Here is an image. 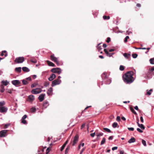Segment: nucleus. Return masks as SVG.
I'll list each match as a JSON object with an SVG mask.
<instances>
[{"instance_id":"obj_1","label":"nucleus","mask_w":154,"mask_h":154,"mask_svg":"<svg viewBox=\"0 0 154 154\" xmlns=\"http://www.w3.org/2000/svg\"><path fill=\"white\" fill-rule=\"evenodd\" d=\"M133 72L132 71L127 72L123 76V79L125 82L130 84L133 82L134 79L133 77Z\"/></svg>"},{"instance_id":"obj_2","label":"nucleus","mask_w":154,"mask_h":154,"mask_svg":"<svg viewBox=\"0 0 154 154\" xmlns=\"http://www.w3.org/2000/svg\"><path fill=\"white\" fill-rule=\"evenodd\" d=\"M42 91L41 88H36L32 89L31 92L33 94H37L40 93Z\"/></svg>"},{"instance_id":"obj_3","label":"nucleus","mask_w":154,"mask_h":154,"mask_svg":"<svg viewBox=\"0 0 154 154\" xmlns=\"http://www.w3.org/2000/svg\"><path fill=\"white\" fill-rule=\"evenodd\" d=\"M51 71L53 73H57L58 74H60L61 72V69L58 68H53Z\"/></svg>"},{"instance_id":"obj_4","label":"nucleus","mask_w":154,"mask_h":154,"mask_svg":"<svg viewBox=\"0 0 154 154\" xmlns=\"http://www.w3.org/2000/svg\"><path fill=\"white\" fill-rule=\"evenodd\" d=\"M61 82V80L56 79L53 81L52 82L51 86L54 87L56 85H59Z\"/></svg>"},{"instance_id":"obj_5","label":"nucleus","mask_w":154,"mask_h":154,"mask_svg":"<svg viewBox=\"0 0 154 154\" xmlns=\"http://www.w3.org/2000/svg\"><path fill=\"white\" fill-rule=\"evenodd\" d=\"M24 61L23 57H19L17 58L15 60V62L17 63H22Z\"/></svg>"},{"instance_id":"obj_6","label":"nucleus","mask_w":154,"mask_h":154,"mask_svg":"<svg viewBox=\"0 0 154 154\" xmlns=\"http://www.w3.org/2000/svg\"><path fill=\"white\" fill-rule=\"evenodd\" d=\"M8 131L7 130H2L0 131V137H4L7 135V133Z\"/></svg>"},{"instance_id":"obj_7","label":"nucleus","mask_w":154,"mask_h":154,"mask_svg":"<svg viewBox=\"0 0 154 154\" xmlns=\"http://www.w3.org/2000/svg\"><path fill=\"white\" fill-rule=\"evenodd\" d=\"M8 109V108L6 106H0V112L1 113H6L7 112Z\"/></svg>"},{"instance_id":"obj_8","label":"nucleus","mask_w":154,"mask_h":154,"mask_svg":"<svg viewBox=\"0 0 154 154\" xmlns=\"http://www.w3.org/2000/svg\"><path fill=\"white\" fill-rule=\"evenodd\" d=\"M79 136L78 135H76L73 138V140L72 142V145L74 146L78 142L79 139Z\"/></svg>"},{"instance_id":"obj_9","label":"nucleus","mask_w":154,"mask_h":154,"mask_svg":"<svg viewBox=\"0 0 154 154\" xmlns=\"http://www.w3.org/2000/svg\"><path fill=\"white\" fill-rule=\"evenodd\" d=\"M51 59L52 61L56 63L57 64H59V62L58 61L57 59V57L54 56V54L52 55L51 56Z\"/></svg>"},{"instance_id":"obj_10","label":"nucleus","mask_w":154,"mask_h":154,"mask_svg":"<svg viewBox=\"0 0 154 154\" xmlns=\"http://www.w3.org/2000/svg\"><path fill=\"white\" fill-rule=\"evenodd\" d=\"M12 83L13 85L17 86L21 84V82L19 80H14L12 81Z\"/></svg>"},{"instance_id":"obj_11","label":"nucleus","mask_w":154,"mask_h":154,"mask_svg":"<svg viewBox=\"0 0 154 154\" xmlns=\"http://www.w3.org/2000/svg\"><path fill=\"white\" fill-rule=\"evenodd\" d=\"M34 100V96L32 95H30L28 96L27 101L29 102H32Z\"/></svg>"},{"instance_id":"obj_12","label":"nucleus","mask_w":154,"mask_h":154,"mask_svg":"<svg viewBox=\"0 0 154 154\" xmlns=\"http://www.w3.org/2000/svg\"><path fill=\"white\" fill-rule=\"evenodd\" d=\"M27 116L26 115H24L22 117L21 119V123L24 124H27V123L25 120V119L27 118Z\"/></svg>"},{"instance_id":"obj_13","label":"nucleus","mask_w":154,"mask_h":154,"mask_svg":"<svg viewBox=\"0 0 154 154\" xmlns=\"http://www.w3.org/2000/svg\"><path fill=\"white\" fill-rule=\"evenodd\" d=\"M95 131L96 133V136H97V139H99L100 137L103 136V134L102 132L98 133V130H95Z\"/></svg>"},{"instance_id":"obj_14","label":"nucleus","mask_w":154,"mask_h":154,"mask_svg":"<svg viewBox=\"0 0 154 154\" xmlns=\"http://www.w3.org/2000/svg\"><path fill=\"white\" fill-rule=\"evenodd\" d=\"M123 55L126 59L128 60H130L131 54H130L124 53Z\"/></svg>"},{"instance_id":"obj_15","label":"nucleus","mask_w":154,"mask_h":154,"mask_svg":"<svg viewBox=\"0 0 154 154\" xmlns=\"http://www.w3.org/2000/svg\"><path fill=\"white\" fill-rule=\"evenodd\" d=\"M104 51L105 53L106 54L107 56L109 57H111L112 55L114 54V53H109L107 50L106 49H104Z\"/></svg>"},{"instance_id":"obj_16","label":"nucleus","mask_w":154,"mask_h":154,"mask_svg":"<svg viewBox=\"0 0 154 154\" xmlns=\"http://www.w3.org/2000/svg\"><path fill=\"white\" fill-rule=\"evenodd\" d=\"M45 96V94H42L39 96L38 99L40 102H42L44 100Z\"/></svg>"},{"instance_id":"obj_17","label":"nucleus","mask_w":154,"mask_h":154,"mask_svg":"<svg viewBox=\"0 0 154 154\" xmlns=\"http://www.w3.org/2000/svg\"><path fill=\"white\" fill-rule=\"evenodd\" d=\"M56 77V75L54 74H51L50 77L48 78V80L50 81H52L54 80Z\"/></svg>"},{"instance_id":"obj_18","label":"nucleus","mask_w":154,"mask_h":154,"mask_svg":"<svg viewBox=\"0 0 154 154\" xmlns=\"http://www.w3.org/2000/svg\"><path fill=\"white\" fill-rule=\"evenodd\" d=\"M53 91V88L51 87L47 91V93L48 95L49 96L50 95Z\"/></svg>"},{"instance_id":"obj_19","label":"nucleus","mask_w":154,"mask_h":154,"mask_svg":"<svg viewBox=\"0 0 154 154\" xmlns=\"http://www.w3.org/2000/svg\"><path fill=\"white\" fill-rule=\"evenodd\" d=\"M2 85H3V86H6L9 83V82H8L7 80L5 81L4 80L2 81Z\"/></svg>"},{"instance_id":"obj_20","label":"nucleus","mask_w":154,"mask_h":154,"mask_svg":"<svg viewBox=\"0 0 154 154\" xmlns=\"http://www.w3.org/2000/svg\"><path fill=\"white\" fill-rule=\"evenodd\" d=\"M138 126L140 127L141 129L144 130L145 129V127L143 124H140L138 122H137Z\"/></svg>"},{"instance_id":"obj_21","label":"nucleus","mask_w":154,"mask_h":154,"mask_svg":"<svg viewBox=\"0 0 154 154\" xmlns=\"http://www.w3.org/2000/svg\"><path fill=\"white\" fill-rule=\"evenodd\" d=\"M47 63L48 65L49 66H52L53 67L55 66V65L52 62L49 61H48V60L47 61Z\"/></svg>"},{"instance_id":"obj_22","label":"nucleus","mask_w":154,"mask_h":154,"mask_svg":"<svg viewBox=\"0 0 154 154\" xmlns=\"http://www.w3.org/2000/svg\"><path fill=\"white\" fill-rule=\"evenodd\" d=\"M135 139L134 137L131 138L128 141V143H132L134 142L135 141Z\"/></svg>"},{"instance_id":"obj_23","label":"nucleus","mask_w":154,"mask_h":154,"mask_svg":"<svg viewBox=\"0 0 154 154\" xmlns=\"http://www.w3.org/2000/svg\"><path fill=\"white\" fill-rule=\"evenodd\" d=\"M22 70L25 72H28L29 71V69L28 68L26 67H23L22 68Z\"/></svg>"},{"instance_id":"obj_24","label":"nucleus","mask_w":154,"mask_h":154,"mask_svg":"<svg viewBox=\"0 0 154 154\" xmlns=\"http://www.w3.org/2000/svg\"><path fill=\"white\" fill-rule=\"evenodd\" d=\"M5 91L4 87L3 85H2L0 86V91L2 93H3Z\"/></svg>"},{"instance_id":"obj_25","label":"nucleus","mask_w":154,"mask_h":154,"mask_svg":"<svg viewBox=\"0 0 154 154\" xmlns=\"http://www.w3.org/2000/svg\"><path fill=\"white\" fill-rule=\"evenodd\" d=\"M21 67H16L15 69V71L17 72H21Z\"/></svg>"},{"instance_id":"obj_26","label":"nucleus","mask_w":154,"mask_h":154,"mask_svg":"<svg viewBox=\"0 0 154 154\" xmlns=\"http://www.w3.org/2000/svg\"><path fill=\"white\" fill-rule=\"evenodd\" d=\"M49 105V104L48 102L45 101L43 104V106L45 108H47Z\"/></svg>"},{"instance_id":"obj_27","label":"nucleus","mask_w":154,"mask_h":154,"mask_svg":"<svg viewBox=\"0 0 154 154\" xmlns=\"http://www.w3.org/2000/svg\"><path fill=\"white\" fill-rule=\"evenodd\" d=\"M130 109L131 110V111L133 113H134V114H135V115H137V112H136V111L134 110V109H133V108L131 107H130Z\"/></svg>"},{"instance_id":"obj_28","label":"nucleus","mask_w":154,"mask_h":154,"mask_svg":"<svg viewBox=\"0 0 154 154\" xmlns=\"http://www.w3.org/2000/svg\"><path fill=\"white\" fill-rule=\"evenodd\" d=\"M106 142V139L105 137H103L101 142L100 145H102L103 144Z\"/></svg>"},{"instance_id":"obj_29","label":"nucleus","mask_w":154,"mask_h":154,"mask_svg":"<svg viewBox=\"0 0 154 154\" xmlns=\"http://www.w3.org/2000/svg\"><path fill=\"white\" fill-rule=\"evenodd\" d=\"M118 126V124L116 122H115L113 123L112 125V127L114 128H116Z\"/></svg>"},{"instance_id":"obj_30","label":"nucleus","mask_w":154,"mask_h":154,"mask_svg":"<svg viewBox=\"0 0 154 154\" xmlns=\"http://www.w3.org/2000/svg\"><path fill=\"white\" fill-rule=\"evenodd\" d=\"M30 61L34 63H35L37 62L35 58H33Z\"/></svg>"},{"instance_id":"obj_31","label":"nucleus","mask_w":154,"mask_h":154,"mask_svg":"<svg viewBox=\"0 0 154 154\" xmlns=\"http://www.w3.org/2000/svg\"><path fill=\"white\" fill-rule=\"evenodd\" d=\"M5 104V102L4 101H2L0 102V106H2Z\"/></svg>"},{"instance_id":"obj_32","label":"nucleus","mask_w":154,"mask_h":154,"mask_svg":"<svg viewBox=\"0 0 154 154\" xmlns=\"http://www.w3.org/2000/svg\"><path fill=\"white\" fill-rule=\"evenodd\" d=\"M22 82L24 85H26L28 83V82L26 80H23Z\"/></svg>"},{"instance_id":"obj_33","label":"nucleus","mask_w":154,"mask_h":154,"mask_svg":"<svg viewBox=\"0 0 154 154\" xmlns=\"http://www.w3.org/2000/svg\"><path fill=\"white\" fill-rule=\"evenodd\" d=\"M103 129L106 132L108 133H110L111 132V130L107 128H104Z\"/></svg>"},{"instance_id":"obj_34","label":"nucleus","mask_w":154,"mask_h":154,"mask_svg":"<svg viewBox=\"0 0 154 154\" xmlns=\"http://www.w3.org/2000/svg\"><path fill=\"white\" fill-rule=\"evenodd\" d=\"M103 18L104 20H109L110 18L109 16H103Z\"/></svg>"},{"instance_id":"obj_35","label":"nucleus","mask_w":154,"mask_h":154,"mask_svg":"<svg viewBox=\"0 0 154 154\" xmlns=\"http://www.w3.org/2000/svg\"><path fill=\"white\" fill-rule=\"evenodd\" d=\"M142 143L145 146H146V141L144 140H142Z\"/></svg>"},{"instance_id":"obj_36","label":"nucleus","mask_w":154,"mask_h":154,"mask_svg":"<svg viewBox=\"0 0 154 154\" xmlns=\"http://www.w3.org/2000/svg\"><path fill=\"white\" fill-rule=\"evenodd\" d=\"M149 61L151 64H154V58L150 59Z\"/></svg>"},{"instance_id":"obj_37","label":"nucleus","mask_w":154,"mask_h":154,"mask_svg":"<svg viewBox=\"0 0 154 154\" xmlns=\"http://www.w3.org/2000/svg\"><path fill=\"white\" fill-rule=\"evenodd\" d=\"M125 67L121 65L120 66L119 69L121 71H123Z\"/></svg>"},{"instance_id":"obj_38","label":"nucleus","mask_w":154,"mask_h":154,"mask_svg":"<svg viewBox=\"0 0 154 154\" xmlns=\"http://www.w3.org/2000/svg\"><path fill=\"white\" fill-rule=\"evenodd\" d=\"M100 43H99L98 45H97V49L98 50V51H99L100 50L102 49L101 46L100 45Z\"/></svg>"},{"instance_id":"obj_39","label":"nucleus","mask_w":154,"mask_h":154,"mask_svg":"<svg viewBox=\"0 0 154 154\" xmlns=\"http://www.w3.org/2000/svg\"><path fill=\"white\" fill-rule=\"evenodd\" d=\"M36 110V109L35 108L33 107L31 108V111L32 112H34Z\"/></svg>"},{"instance_id":"obj_40","label":"nucleus","mask_w":154,"mask_h":154,"mask_svg":"<svg viewBox=\"0 0 154 154\" xmlns=\"http://www.w3.org/2000/svg\"><path fill=\"white\" fill-rule=\"evenodd\" d=\"M137 55L136 54H132V57L134 58H135L137 57Z\"/></svg>"},{"instance_id":"obj_41","label":"nucleus","mask_w":154,"mask_h":154,"mask_svg":"<svg viewBox=\"0 0 154 154\" xmlns=\"http://www.w3.org/2000/svg\"><path fill=\"white\" fill-rule=\"evenodd\" d=\"M129 38V37L128 36H126L125 38L124 41L125 42H127L128 39Z\"/></svg>"},{"instance_id":"obj_42","label":"nucleus","mask_w":154,"mask_h":154,"mask_svg":"<svg viewBox=\"0 0 154 154\" xmlns=\"http://www.w3.org/2000/svg\"><path fill=\"white\" fill-rule=\"evenodd\" d=\"M66 145L65 144H63V145L61 146L60 149V151H62L64 149L65 146H66Z\"/></svg>"},{"instance_id":"obj_43","label":"nucleus","mask_w":154,"mask_h":154,"mask_svg":"<svg viewBox=\"0 0 154 154\" xmlns=\"http://www.w3.org/2000/svg\"><path fill=\"white\" fill-rule=\"evenodd\" d=\"M36 86V84H31V87L32 88H34Z\"/></svg>"},{"instance_id":"obj_44","label":"nucleus","mask_w":154,"mask_h":154,"mask_svg":"<svg viewBox=\"0 0 154 154\" xmlns=\"http://www.w3.org/2000/svg\"><path fill=\"white\" fill-rule=\"evenodd\" d=\"M95 134H96V133L95 131V132L90 134V136L92 137H94L95 136Z\"/></svg>"},{"instance_id":"obj_45","label":"nucleus","mask_w":154,"mask_h":154,"mask_svg":"<svg viewBox=\"0 0 154 154\" xmlns=\"http://www.w3.org/2000/svg\"><path fill=\"white\" fill-rule=\"evenodd\" d=\"M4 55H5V57H6L7 56V53H5V54H4V52L2 51V53L1 54V55L2 56H3Z\"/></svg>"},{"instance_id":"obj_46","label":"nucleus","mask_w":154,"mask_h":154,"mask_svg":"<svg viewBox=\"0 0 154 154\" xmlns=\"http://www.w3.org/2000/svg\"><path fill=\"white\" fill-rule=\"evenodd\" d=\"M49 85V83L48 82H45L44 83V86H45V87H47Z\"/></svg>"},{"instance_id":"obj_47","label":"nucleus","mask_w":154,"mask_h":154,"mask_svg":"<svg viewBox=\"0 0 154 154\" xmlns=\"http://www.w3.org/2000/svg\"><path fill=\"white\" fill-rule=\"evenodd\" d=\"M137 131L140 133H142L143 132V131H142L141 130L140 128H137Z\"/></svg>"},{"instance_id":"obj_48","label":"nucleus","mask_w":154,"mask_h":154,"mask_svg":"<svg viewBox=\"0 0 154 154\" xmlns=\"http://www.w3.org/2000/svg\"><path fill=\"white\" fill-rule=\"evenodd\" d=\"M128 129L129 131H133L134 129V128L132 127L128 128Z\"/></svg>"},{"instance_id":"obj_49","label":"nucleus","mask_w":154,"mask_h":154,"mask_svg":"<svg viewBox=\"0 0 154 154\" xmlns=\"http://www.w3.org/2000/svg\"><path fill=\"white\" fill-rule=\"evenodd\" d=\"M116 120L118 122L120 121L121 120L120 117L119 116H117L116 118Z\"/></svg>"},{"instance_id":"obj_50","label":"nucleus","mask_w":154,"mask_h":154,"mask_svg":"<svg viewBox=\"0 0 154 154\" xmlns=\"http://www.w3.org/2000/svg\"><path fill=\"white\" fill-rule=\"evenodd\" d=\"M69 146H68L65 150V154H66V153L67 152L69 151Z\"/></svg>"},{"instance_id":"obj_51","label":"nucleus","mask_w":154,"mask_h":154,"mask_svg":"<svg viewBox=\"0 0 154 154\" xmlns=\"http://www.w3.org/2000/svg\"><path fill=\"white\" fill-rule=\"evenodd\" d=\"M7 92L8 93L11 94L12 93V90L11 89H8L7 90Z\"/></svg>"},{"instance_id":"obj_52","label":"nucleus","mask_w":154,"mask_h":154,"mask_svg":"<svg viewBox=\"0 0 154 154\" xmlns=\"http://www.w3.org/2000/svg\"><path fill=\"white\" fill-rule=\"evenodd\" d=\"M151 92L149 91L148 90H147L146 94L149 95H151Z\"/></svg>"},{"instance_id":"obj_53","label":"nucleus","mask_w":154,"mask_h":154,"mask_svg":"<svg viewBox=\"0 0 154 154\" xmlns=\"http://www.w3.org/2000/svg\"><path fill=\"white\" fill-rule=\"evenodd\" d=\"M110 41V38L109 37H108L107 38L106 42L107 43L109 42Z\"/></svg>"},{"instance_id":"obj_54","label":"nucleus","mask_w":154,"mask_h":154,"mask_svg":"<svg viewBox=\"0 0 154 154\" xmlns=\"http://www.w3.org/2000/svg\"><path fill=\"white\" fill-rule=\"evenodd\" d=\"M140 120L141 122L143 123V122H144L143 119V117L142 116L140 117Z\"/></svg>"},{"instance_id":"obj_55","label":"nucleus","mask_w":154,"mask_h":154,"mask_svg":"<svg viewBox=\"0 0 154 154\" xmlns=\"http://www.w3.org/2000/svg\"><path fill=\"white\" fill-rule=\"evenodd\" d=\"M85 124L83 123L82 124L81 126V129H82L83 128L85 127Z\"/></svg>"},{"instance_id":"obj_56","label":"nucleus","mask_w":154,"mask_h":154,"mask_svg":"<svg viewBox=\"0 0 154 154\" xmlns=\"http://www.w3.org/2000/svg\"><path fill=\"white\" fill-rule=\"evenodd\" d=\"M9 125H10V124H6L5 125L4 128H8V126H9Z\"/></svg>"},{"instance_id":"obj_57","label":"nucleus","mask_w":154,"mask_h":154,"mask_svg":"<svg viewBox=\"0 0 154 154\" xmlns=\"http://www.w3.org/2000/svg\"><path fill=\"white\" fill-rule=\"evenodd\" d=\"M117 148H118V147L117 146L114 147L112 148V150L113 151L117 149Z\"/></svg>"},{"instance_id":"obj_58","label":"nucleus","mask_w":154,"mask_h":154,"mask_svg":"<svg viewBox=\"0 0 154 154\" xmlns=\"http://www.w3.org/2000/svg\"><path fill=\"white\" fill-rule=\"evenodd\" d=\"M113 136H111L109 137L108 139L109 140H112L113 139Z\"/></svg>"},{"instance_id":"obj_59","label":"nucleus","mask_w":154,"mask_h":154,"mask_svg":"<svg viewBox=\"0 0 154 154\" xmlns=\"http://www.w3.org/2000/svg\"><path fill=\"white\" fill-rule=\"evenodd\" d=\"M115 51V49H111L109 50V52H111Z\"/></svg>"},{"instance_id":"obj_60","label":"nucleus","mask_w":154,"mask_h":154,"mask_svg":"<svg viewBox=\"0 0 154 154\" xmlns=\"http://www.w3.org/2000/svg\"><path fill=\"white\" fill-rule=\"evenodd\" d=\"M134 108L135 109L137 110H138V107L137 106H135L134 107Z\"/></svg>"},{"instance_id":"obj_61","label":"nucleus","mask_w":154,"mask_h":154,"mask_svg":"<svg viewBox=\"0 0 154 154\" xmlns=\"http://www.w3.org/2000/svg\"><path fill=\"white\" fill-rule=\"evenodd\" d=\"M26 80H29V81H31V79L30 77H29L28 78H27L26 79Z\"/></svg>"},{"instance_id":"obj_62","label":"nucleus","mask_w":154,"mask_h":154,"mask_svg":"<svg viewBox=\"0 0 154 154\" xmlns=\"http://www.w3.org/2000/svg\"><path fill=\"white\" fill-rule=\"evenodd\" d=\"M107 46V45L106 44H103V47L104 48H106Z\"/></svg>"},{"instance_id":"obj_63","label":"nucleus","mask_w":154,"mask_h":154,"mask_svg":"<svg viewBox=\"0 0 154 154\" xmlns=\"http://www.w3.org/2000/svg\"><path fill=\"white\" fill-rule=\"evenodd\" d=\"M121 119H122V120L123 121H125L126 120V119L124 117H122Z\"/></svg>"},{"instance_id":"obj_64","label":"nucleus","mask_w":154,"mask_h":154,"mask_svg":"<svg viewBox=\"0 0 154 154\" xmlns=\"http://www.w3.org/2000/svg\"><path fill=\"white\" fill-rule=\"evenodd\" d=\"M120 154H124V152L123 151H121L120 152Z\"/></svg>"}]
</instances>
